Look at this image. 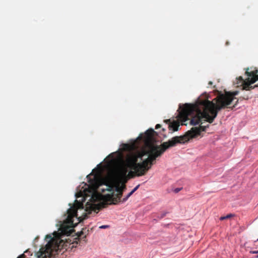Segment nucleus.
Wrapping results in <instances>:
<instances>
[{"label": "nucleus", "instance_id": "obj_3", "mask_svg": "<svg viewBox=\"0 0 258 258\" xmlns=\"http://www.w3.org/2000/svg\"><path fill=\"white\" fill-rule=\"evenodd\" d=\"M245 75L247 77L243 79L242 77L239 76L236 79L237 86H242V90L250 91L256 87H258V70L256 68H247L244 69Z\"/></svg>", "mask_w": 258, "mask_h": 258}, {"label": "nucleus", "instance_id": "obj_5", "mask_svg": "<svg viewBox=\"0 0 258 258\" xmlns=\"http://www.w3.org/2000/svg\"><path fill=\"white\" fill-rule=\"evenodd\" d=\"M87 177L89 184L88 187L86 188L84 190V191H88V192L93 195L96 192L100 186V180L96 175L90 174L87 175Z\"/></svg>", "mask_w": 258, "mask_h": 258}, {"label": "nucleus", "instance_id": "obj_10", "mask_svg": "<svg viewBox=\"0 0 258 258\" xmlns=\"http://www.w3.org/2000/svg\"><path fill=\"white\" fill-rule=\"evenodd\" d=\"M233 216V215L231 214H228L227 215V216H223V217H221L220 218V220H224L225 219H229L232 217Z\"/></svg>", "mask_w": 258, "mask_h": 258}, {"label": "nucleus", "instance_id": "obj_14", "mask_svg": "<svg viewBox=\"0 0 258 258\" xmlns=\"http://www.w3.org/2000/svg\"><path fill=\"white\" fill-rule=\"evenodd\" d=\"M181 189H182V188H176L174 189V192L175 193H177L179 191H180L181 190Z\"/></svg>", "mask_w": 258, "mask_h": 258}, {"label": "nucleus", "instance_id": "obj_17", "mask_svg": "<svg viewBox=\"0 0 258 258\" xmlns=\"http://www.w3.org/2000/svg\"><path fill=\"white\" fill-rule=\"evenodd\" d=\"M250 252L252 253H258V250L252 251H250Z\"/></svg>", "mask_w": 258, "mask_h": 258}, {"label": "nucleus", "instance_id": "obj_22", "mask_svg": "<svg viewBox=\"0 0 258 258\" xmlns=\"http://www.w3.org/2000/svg\"><path fill=\"white\" fill-rule=\"evenodd\" d=\"M256 257H258V255L256 256Z\"/></svg>", "mask_w": 258, "mask_h": 258}, {"label": "nucleus", "instance_id": "obj_11", "mask_svg": "<svg viewBox=\"0 0 258 258\" xmlns=\"http://www.w3.org/2000/svg\"><path fill=\"white\" fill-rule=\"evenodd\" d=\"M140 186V184H138V185H137L132 191V193L133 194L138 189V188Z\"/></svg>", "mask_w": 258, "mask_h": 258}, {"label": "nucleus", "instance_id": "obj_20", "mask_svg": "<svg viewBox=\"0 0 258 258\" xmlns=\"http://www.w3.org/2000/svg\"><path fill=\"white\" fill-rule=\"evenodd\" d=\"M165 214H163V215L161 217V218H163V217H164V216H165Z\"/></svg>", "mask_w": 258, "mask_h": 258}, {"label": "nucleus", "instance_id": "obj_13", "mask_svg": "<svg viewBox=\"0 0 258 258\" xmlns=\"http://www.w3.org/2000/svg\"><path fill=\"white\" fill-rule=\"evenodd\" d=\"M164 122H165L167 124H168V125L170 124V123H172V122H171L170 121V119H165L164 120Z\"/></svg>", "mask_w": 258, "mask_h": 258}, {"label": "nucleus", "instance_id": "obj_7", "mask_svg": "<svg viewBox=\"0 0 258 258\" xmlns=\"http://www.w3.org/2000/svg\"><path fill=\"white\" fill-rule=\"evenodd\" d=\"M248 98H249V97L247 95H245L244 96L240 97L238 99H237V100L236 101L235 103L234 104V105L233 106L229 107V108H231V109H233V108H234L236 106V105L237 104L239 100H244V99L247 100V99H248Z\"/></svg>", "mask_w": 258, "mask_h": 258}, {"label": "nucleus", "instance_id": "obj_21", "mask_svg": "<svg viewBox=\"0 0 258 258\" xmlns=\"http://www.w3.org/2000/svg\"><path fill=\"white\" fill-rule=\"evenodd\" d=\"M143 156V155L141 154V155H140V157L142 158Z\"/></svg>", "mask_w": 258, "mask_h": 258}, {"label": "nucleus", "instance_id": "obj_1", "mask_svg": "<svg viewBox=\"0 0 258 258\" xmlns=\"http://www.w3.org/2000/svg\"><path fill=\"white\" fill-rule=\"evenodd\" d=\"M209 125H200L199 127H192L183 136H176L168 141L164 142L160 146L154 145V136L157 133L153 129L150 128L145 133L144 138L145 142L149 144V149L146 153L148 157L142 162L138 163V157L135 156L128 158L125 162L122 161L114 168V174L119 179L122 180L126 177L128 169L136 171L137 176H141L146 174L155 163L157 158L160 157L165 150L170 147L175 146L177 143H184L189 139L200 135L201 132L205 131Z\"/></svg>", "mask_w": 258, "mask_h": 258}, {"label": "nucleus", "instance_id": "obj_15", "mask_svg": "<svg viewBox=\"0 0 258 258\" xmlns=\"http://www.w3.org/2000/svg\"><path fill=\"white\" fill-rule=\"evenodd\" d=\"M108 227H109L108 225H102V226L100 227V228L105 229V228H108Z\"/></svg>", "mask_w": 258, "mask_h": 258}, {"label": "nucleus", "instance_id": "obj_9", "mask_svg": "<svg viewBox=\"0 0 258 258\" xmlns=\"http://www.w3.org/2000/svg\"><path fill=\"white\" fill-rule=\"evenodd\" d=\"M133 195L132 192L131 191L130 193L128 194V195L124 198H123L122 200L120 199V202H125L127 200V199Z\"/></svg>", "mask_w": 258, "mask_h": 258}, {"label": "nucleus", "instance_id": "obj_6", "mask_svg": "<svg viewBox=\"0 0 258 258\" xmlns=\"http://www.w3.org/2000/svg\"><path fill=\"white\" fill-rule=\"evenodd\" d=\"M179 126V123L177 121H173L168 125V128L172 132L177 131Z\"/></svg>", "mask_w": 258, "mask_h": 258}, {"label": "nucleus", "instance_id": "obj_18", "mask_svg": "<svg viewBox=\"0 0 258 258\" xmlns=\"http://www.w3.org/2000/svg\"><path fill=\"white\" fill-rule=\"evenodd\" d=\"M213 84V82L212 81H209V83H208V85L209 86H211Z\"/></svg>", "mask_w": 258, "mask_h": 258}, {"label": "nucleus", "instance_id": "obj_12", "mask_svg": "<svg viewBox=\"0 0 258 258\" xmlns=\"http://www.w3.org/2000/svg\"><path fill=\"white\" fill-rule=\"evenodd\" d=\"M140 186V184H138V185H137L132 191V193L133 194L138 189V188Z\"/></svg>", "mask_w": 258, "mask_h": 258}, {"label": "nucleus", "instance_id": "obj_2", "mask_svg": "<svg viewBox=\"0 0 258 258\" xmlns=\"http://www.w3.org/2000/svg\"><path fill=\"white\" fill-rule=\"evenodd\" d=\"M238 94L237 91L226 92L213 101L199 99L194 104L185 103L182 106L180 105L181 110L178 114L179 120L182 125H186V121L189 120L190 117V124L192 125L202 124L203 121L211 123L217 117L218 111L225 107L229 108L228 106L236 99L235 96Z\"/></svg>", "mask_w": 258, "mask_h": 258}, {"label": "nucleus", "instance_id": "obj_8", "mask_svg": "<svg viewBox=\"0 0 258 258\" xmlns=\"http://www.w3.org/2000/svg\"><path fill=\"white\" fill-rule=\"evenodd\" d=\"M135 176H137V173L136 172V171H132V170H131L128 172L127 174H126V180H127V178L133 177Z\"/></svg>", "mask_w": 258, "mask_h": 258}, {"label": "nucleus", "instance_id": "obj_19", "mask_svg": "<svg viewBox=\"0 0 258 258\" xmlns=\"http://www.w3.org/2000/svg\"><path fill=\"white\" fill-rule=\"evenodd\" d=\"M39 238V236H37L35 239H34V241H36L37 240V239Z\"/></svg>", "mask_w": 258, "mask_h": 258}, {"label": "nucleus", "instance_id": "obj_23", "mask_svg": "<svg viewBox=\"0 0 258 258\" xmlns=\"http://www.w3.org/2000/svg\"><path fill=\"white\" fill-rule=\"evenodd\" d=\"M257 241H258V239H257Z\"/></svg>", "mask_w": 258, "mask_h": 258}, {"label": "nucleus", "instance_id": "obj_4", "mask_svg": "<svg viewBox=\"0 0 258 258\" xmlns=\"http://www.w3.org/2000/svg\"><path fill=\"white\" fill-rule=\"evenodd\" d=\"M113 174L114 177L118 181L115 186L116 192L113 191L111 194L105 195L104 196V199L107 202L109 203L110 204H112L115 205L120 201L123 191L126 188L125 182H126V177L122 180L118 179L114 174V169L113 171Z\"/></svg>", "mask_w": 258, "mask_h": 258}, {"label": "nucleus", "instance_id": "obj_16", "mask_svg": "<svg viewBox=\"0 0 258 258\" xmlns=\"http://www.w3.org/2000/svg\"><path fill=\"white\" fill-rule=\"evenodd\" d=\"M161 127V125L160 124H157L155 126V129L157 130Z\"/></svg>", "mask_w": 258, "mask_h": 258}]
</instances>
